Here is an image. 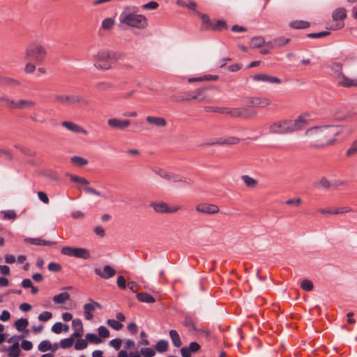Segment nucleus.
Listing matches in <instances>:
<instances>
[{"label":"nucleus","instance_id":"1","mask_svg":"<svg viewBox=\"0 0 357 357\" xmlns=\"http://www.w3.org/2000/svg\"><path fill=\"white\" fill-rule=\"evenodd\" d=\"M340 125H322L307 129L303 136L312 146L324 147L331 146L336 142L335 137L342 134Z\"/></svg>","mask_w":357,"mask_h":357},{"label":"nucleus","instance_id":"2","mask_svg":"<svg viewBox=\"0 0 357 357\" xmlns=\"http://www.w3.org/2000/svg\"><path fill=\"white\" fill-rule=\"evenodd\" d=\"M309 123L307 114L300 115L294 120H282L273 123L269 127L272 134L286 135L302 130Z\"/></svg>","mask_w":357,"mask_h":357},{"label":"nucleus","instance_id":"3","mask_svg":"<svg viewBox=\"0 0 357 357\" xmlns=\"http://www.w3.org/2000/svg\"><path fill=\"white\" fill-rule=\"evenodd\" d=\"M135 7H126L119 15V22L121 24L139 29L146 28L148 25L145 16L137 13Z\"/></svg>","mask_w":357,"mask_h":357},{"label":"nucleus","instance_id":"4","mask_svg":"<svg viewBox=\"0 0 357 357\" xmlns=\"http://www.w3.org/2000/svg\"><path fill=\"white\" fill-rule=\"evenodd\" d=\"M47 55V52L43 45L38 43H32L26 49L24 59L32 61L36 63H41L45 59Z\"/></svg>","mask_w":357,"mask_h":357},{"label":"nucleus","instance_id":"5","mask_svg":"<svg viewBox=\"0 0 357 357\" xmlns=\"http://www.w3.org/2000/svg\"><path fill=\"white\" fill-rule=\"evenodd\" d=\"M333 77L337 84L343 87H357V77L349 78L342 73V64L333 63L330 66Z\"/></svg>","mask_w":357,"mask_h":357},{"label":"nucleus","instance_id":"6","mask_svg":"<svg viewBox=\"0 0 357 357\" xmlns=\"http://www.w3.org/2000/svg\"><path fill=\"white\" fill-rule=\"evenodd\" d=\"M94 66L96 68L105 70L109 69L114 62V56L107 51H100L93 56Z\"/></svg>","mask_w":357,"mask_h":357},{"label":"nucleus","instance_id":"7","mask_svg":"<svg viewBox=\"0 0 357 357\" xmlns=\"http://www.w3.org/2000/svg\"><path fill=\"white\" fill-rule=\"evenodd\" d=\"M61 252L64 255L83 259H87L90 257V252L87 249L82 248L66 246L61 249Z\"/></svg>","mask_w":357,"mask_h":357},{"label":"nucleus","instance_id":"8","mask_svg":"<svg viewBox=\"0 0 357 357\" xmlns=\"http://www.w3.org/2000/svg\"><path fill=\"white\" fill-rule=\"evenodd\" d=\"M149 206L158 213H174L181 209V206H169L164 202H153L150 203Z\"/></svg>","mask_w":357,"mask_h":357},{"label":"nucleus","instance_id":"9","mask_svg":"<svg viewBox=\"0 0 357 357\" xmlns=\"http://www.w3.org/2000/svg\"><path fill=\"white\" fill-rule=\"evenodd\" d=\"M68 176L72 181L84 185L83 190L86 193L96 196H102L100 191L89 186V181L85 178L70 174Z\"/></svg>","mask_w":357,"mask_h":357},{"label":"nucleus","instance_id":"10","mask_svg":"<svg viewBox=\"0 0 357 357\" xmlns=\"http://www.w3.org/2000/svg\"><path fill=\"white\" fill-rule=\"evenodd\" d=\"M195 211L203 215H213L219 213L220 208L215 204L203 202L196 205Z\"/></svg>","mask_w":357,"mask_h":357},{"label":"nucleus","instance_id":"11","mask_svg":"<svg viewBox=\"0 0 357 357\" xmlns=\"http://www.w3.org/2000/svg\"><path fill=\"white\" fill-rule=\"evenodd\" d=\"M90 303L84 304L83 307L84 316L86 320H91L93 318V312L96 309H101L100 304L92 299H90Z\"/></svg>","mask_w":357,"mask_h":357},{"label":"nucleus","instance_id":"12","mask_svg":"<svg viewBox=\"0 0 357 357\" xmlns=\"http://www.w3.org/2000/svg\"><path fill=\"white\" fill-rule=\"evenodd\" d=\"M131 123L129 119H119L117 118H111L107 121L109 127L113 129H119L123 130L130 126Z\"/></svg>","mask_w":357,"mask_h":357},{"label":"nucleus","instance_id":"13","mask_svg":"<svg viewBox=\"0 0 357 357\" xmlns=\"http://www.w3.org/2000/svg\"><path fill=\"white\" fill-rule=\"evenodd\" d=\"M227 114H229L234 117L248 118L252 116H255L256 112H253L252 113H250L246 108H234V109L228 108V112H227Z\"/></svg>","mask_w":357,"mask_h":357},{"label":"nucleus","instance_id":"14","mask_svg":"<svg viewBox=\"0 0 357 357\" xmlns=\"http://www.w3.org/2000/svg\"><path fill=\"white\" fill-rule=\"evenodd\" d=\"M61 125L63 127L74 133H81L84 135H87L89 134L86 130L72 121H63Z\"/></svg>","mask_w":357,"mask_h":357},{"label":"nucleus","instance_id":"15","mask_svg":"<svg viewBox=\"0 0 357 357\" xmlns=\"http://www.w3.org/2000/svg\"><path fill=\"white\" fill-rule=\"evenodd\" d=\"M255 81L268 82L270 84H280L282 81L277 77L269 75L267 74H257L253 76Z\"/></svg>","mask_w":357,"mask_h":357},{"label":"nucleus","instance_id":"16","mask_svg":"<svg viewBox=\"0 0 357 357\" xmlns=\"http://www.w3.org/2000/svg\"><path fill=\"white\" fill-rule=\"evenodd\" d=\"M95 273L103 279H108L112 278L116 274V271L111 266L106 265L103 269L95 268Z\"/></svg>","mask_w":357,"mask_h":357},{"label":"nucleus","instance_id":"17","mask_svg":"<svg viewBox=\"0 0 357 357\" xmlns=\"http://www.w3.org/2000/svg\"><path fill=\"white\" fill-rule=\"evenodd\" d=\"M240 139L236 137H227L220 138L214 142H210L208 145H234L237 144Z\"/></svg>","mask_w":357,"mask_h":357},{"label":"nucleus","instance_id":"18","mask_svg":"<svg viewBox=\"0 0 357 357\" xmlns=\"http://www.w3.org/2000/svg\"><path fill=\"white\" fill-rule=\"evenodd\" d=\"M146 122L150 125H153L158 128H165L167 126V122L165 118L147 116L146 117Z\"/></svg>","mask_w":357,"mask_h":357},{"label":"nucleus","instance_id":"19","mask_svg":"<svg viewBox=\"0 0 357 357\" xmlns=\"http://www.w3.org/2000/svg\"><path fill=\"white\" fill-rule=\"evenodd\" d=\"M248 104L252 107L263 108L271 105V101L266 98L254 97L249 100Z\"/></svg>","mask_w":357,"mask_h":357},{"label":"nucleus","instance_id":"20","mask_svg":"<svg viewBox=\"0 0 357 357\" xmlns=\"http://www.w3.org/2000/svg\"><path fill=\"white\" fill-rule=\"evenodd\" d=\"M89 101L82 96L78 94L70 95V105H79L82 106H87Z\"/></svg>","mask_w":357,"mask_h":357},{"label":"nucleus","instance_id":"21","mask_svg":"<svg viewBox=\"0 0 357 357\" xmlns=\"http://www.w3.org/2000/svg\"><path fill=\"white\" fill-rule=\"evenodd\" d=\"M34 100L30 99H20L17 100V109H32L36 106Z\"/></svg>","mask_w":357,"mask_h":357},{"label":"nucleus","instance_id":"22","mask_svg":"<svg viewBox=\"0 0 357 357\" xmlns=\"http://www.w3.org/2000/svg\"><path fill=\"white\" fill-rule=\"evenodd\" d=\"M290 41L289 38L280 37L274 39L273 41L268 42L266 44L269 48H274L283 46Z\"/></svg>","mask_w":357,"mask_h":357},{"label":"nucleus","instance_id":"23","mask_svg":"<svg viewBox=\"0 0 357 357\" xmlns=\"http://www.w3.org/2000/svg\"><path fill=\"white\" fill-rule=\"evenodd\" d=\"M38 349L41 352H45L49 350L56 351L58 349V344H55L54 346H52L50 341L43 340L38 344Z\"/></svg>","mask_w":357,"mask_h":357},{"label":"nucleus","instance_id":"24","mask_svg":"<svg viewBox=\"0 0 357 357\" xmlns=\"http://www.w3.org/2000/svg\"><path fill=\"white\" fill-rule=\"evenodd\" d=\"M169 334L173 345L177 348L181 347L182 342L178 332L176 330H170Z\"/></svg>","mask_w":357,"mask_h":357},{"label":"nucleus","instance_id":"25","mask_svg":"<svg viewBox=\"0 0 357 357\" xmlns=\"http://www.w3.org/2000/svg\"><path fill=\"white\" fill-rule=\"evenodd\" d=\"M26 241L36 245H51L55 243L52 241L43 240L40 238H29L26 239Z\"/></svg>","mask_w":357,"mask_h":357},{"label":"nucleus","instance_id":"26","mask_svg":"<svg viewBox=\"0 0 357 357\" xmlns=\"http://www.w3.org/2000/svg\"><path fill=\"white\" fill-rule=\"evenodd\" d=\"M70 296L68 292H62L53 297V301L56 304H63L70 300Z\"/></svg>","mask_w":357,"mask_h":357},{"label":"nucleus","instance_id":"27","mask_svg":"<svg viewBox=\"0 0 357 357\" xmlns=\"http://www.w3.org/2000/svg\"><path fill=\"white\" fill-rule=\"evenodd\" d=\"M136 297L138 301L143 303H152L155 301V298L148 293H137Z\"/></svg>","mask_w":357,"mask_h":357},{"label":"nucleus","instance_id":"28","mask_svg":"<svg viewBox=\"0 0 357 357\" xmlns=\"http://www.w3.org/2000/svg\"><path fill=\"white\" fill-rule=\"evenodd\" d=\"M7 351L8 357H19L21 352L19 347V343H14L8 349Z\"/></svg>","mask_w":357,"mask_h":357},{"label":"nucleus","instance_id":"29","mask_svg":"<svg viewBox=\"0 0 357 357\" xmlns=\"http://www.w3.org/2000/svg\"><path fill=\"white\" fill-rule=\"evenodd\" d=\"M332 17L334 21L343 20L347 17L346 10L342 8H337L333 12Z\"/></svg>","mask_w":357,"mask_h":357},{"label":"nucleus","instance_id":"30","mask_svg":"<svg viewBox=\"0 0 357 357\" xmlns=\"http://www.w3.org/2000/svg\"><path fill=\"white\" fill-rule=\"evenodd\" d=\"M54 101L63 105H70V95L57 94L54 96Z\"/></svg>","mask_w":357,"mask_h":357},{"label":"nucleus","instance_id":"31","mask_svg":"<svg viewBox=\"0 0 357 357\" xmlns=\"http://www.w3.org/2000/svg\"><path fill=\"white\" fill-rule=\"evenodd\" d=\"M241 179L248 188H255L258 184V181L248 175L241 176Z\"/></svg>","mask_w":357,"mask_h":357},{"label":"nucleus","instance_id":"32","mask_svg":"<svg viewBox=\"0 0 357 357\" xmlns=\"http://www.w3.org/2000/svg\"><path fill=\"white\" fill-rule=\"evenodd\" d=\"M169 347V343L167 340H161L158 341L155 344V349L157 351L162 353L167 351Z\"/></svg>","mask_w":357,"mask_h":357},{"label":"nucleus","instance_id":"33","mask_svg":"<svg viewBox=\"0 0 357 357\" xmlns=\"http://www.w3.org/2000/svg\"><path fill=\"white\" fill-rule=\"evenodd\" d=\"M314 185L318 188L328 189L332 186V184L326 178L323 177L319 181L316 182Z\"/></svg>","mask_w":357,"mask_h":357},{"label":"nucleus","instance_id":"34","mask_svg":"<svg viewBox=\"0 0 357 357\" xmlns=\"http://www.w3.org/2000/svg\"><path fill=\"white\" fill-rule=\"evenodd\" d=\"M264 43V39L262 37L257 36L251 39L250 42V46L252 48H257L262 46Z\"/></svg>","mask_w":357,"mask_h":357},{"label":"nucleus","instance_id":"35","mask_svg":"<svg viewBox=\"0 0 357 357\" xmlns=\"http://www.w3.org/2000/svg\"><path fill=\"white\" fill-rule=\"evenodd\" d=\"M357 154V139L354 140L346 151L347 157H352Z\"/></svg>","mask_w":357,"mask_h":357},{"label":"nucleus","instance_id":"36","mask_svg":"<svg viewBox=\"0 0 357 357\" xmlns=\"http://www.w3.org/2000/svg\"><path fill=\"white\" fill-rule=\"evenodd\" d=\"M29 325V321L26 319L20 318L15 323L16 329L19 331H22Z\"/></svg>","mask_w":357,"mask_h":357},{"label":"nucleus","instance_id":"37","mask_svg":"<svg viewBox=\"0 0 357 357\" xmlns=\"http://www.w3.org/2000/svg\"><path fill=\"white\" fill-rule=\"evenodd\" d=\"M70 160L74 165L79 167L86 165L89 162L86 159L79 156H73Z\"/></svg>","mask_w":357,"mask_h":357},{"label":"nucleus","instance_id":"38","mask_svg":"<svg viewBox=\"0 0 357 357\" xmlns=\"http://www.w3.org/2000/svg\"><path fill=\"white\" fill-rule=\"evenodd\" d=\"M290 26L294 29H305L310 26V23L303 20H296L291 22Z\"/></svg>","mask_w":357,"mask_h":357},{"label":"nucleus","instance_id":"39","mask_svg":"<svg viewBox=\"0 0 357 357\" xmlns=\"http://www.w3.org/2000/svg\"><path fill=\"white\" fill-rule=\"evenodd\" d=\"M114 25V20L111 17H108L102 21L101 28L104 30H110L112 29Z\"/></svg>","mask_w":357,"mask_h":357},{"label":"nucleus","instance_id":"40","mask_svg":"<svg viewBox=\"0 0 357 357\" xmlns=\"http://www.w3.org/2000/svg\"><path fill=\"white\" fill-rule=\"evenodd\" d=\"M165 179L172 182H185L181 176L169 172H167V176Z\"/></svg>","mask_w":357,"mask_h":357},{"label":"nucleus","instance_id":"41","mask_svg":"<svg viewBox=\"0 0 357 357\" xmlns=\"http://www.w3.org/2000/svg\"><path fill=\"white\" fill-rule=\"evenodd\" d=\"M204 109L207 112H217L220 114H227L228 112L227 107H206Z\"/></svg>","mask_w":357,"mask_h":357},{"label":"nucleus","instance_id":"42","mask_svg":"<svg viewBox=\"0 0 357 357\" xmlns=\"http://www.w3.org/2000/svg\"><path fill=\"white\" fill-rule=\"evenodd\" d=\"M96 88L100 91H108L112 89V84L109 82H98L96 84Z\"/></svg>","mask_w":357,"mask_h":357},{"label":"nucleus","instance_id":"43","mask_svg":"<svg viewBox=\"0 0 357 357\" xmlns=\"http://www.w3.org/2000/svg\"><path fill=\"white\" fill-rule=\"evenodd\" d=\"M86 340L93 344H100L102 342L101 338L94 333H87L86 335Z\"/></svg>","mask_w":357,"mask_h":357},{"label":"nucleus","instance_id":"44","mask_svg":"<svg viewBox=\"0 0 357 357\" xmlns=\"http://www.w3.org/2000/svg\"><path fill=\"white\" fill-rule=\"evenodd\" d=\"M107 324L109 326L112 327L116 331H119L123 328V324L117 320L108 319Z\"/></svg>","mask_w":357,"mask_h":357},{"label":"nucleus","instance_id":"45","mask_svg":"<svg viewBox=\"0 0 357 357\" xmlns=\"http://www.w3.org/2000/svg\"><path fill=\"white\" fill-rule=\"evenodd\" d=\"M202 89H198L195 94H193V96H191L190 94L186 95V100H190L191 99H199V101H202L204 99V97H202Z\"/></svg>","mask_w":357,"mask_h":357},{"label":"nucleus","instance_id":"46","mask_svg":"<svg viewBox=\"0 0 357 357\" xmlns=\"http://www.w3.org/2000/svg\"><path fill=\"white\" fill-rule=\"evenodd\" d=\"M301 287L305 291H310L313 289V283L309 280H303L301 284Z\"/></svg>","mask_w":357,"mask_h":357},{"label":"nucleus","instance_id":"47","mask_svg":"<svg viewBox=\"0 0 357 357\" xmlns=\"http://www.w3.org/2000/svg\"><path fill=\"white\" fill-rule=\"evenodd\" d=\"M196 15L202 20L203 25L204 26V29H207L211 22L209 17L207 15L202 14L199 11H196Z\"/></svg>","mask_w":357,"mask_h":357},{"label":"nucleus","instance_id":"48","mask_svg":"<svg viewBox=\"0 0 357 357\" xmlns=\"http://www.w3.org/2000/svg\"><path fill=\"white\" fill-rule=\"evenodd\" d=\"M36 66L33 61H28L24 67V72L26 74H31L36 70Z\"/></svg>","mask_w":357,"mask_h":357},{"label":"nucleus","instance_id":"49","mask_svg":"<svg viewBox=\"0 0 357 357\" xmlns=\"http://www.w3.org/2000/svg\"><path fill=\"white\" fill-rule=\"evenodd\" d=\"M73 342L74 341L73 337L63 339L60 342L61 347L63 349L70 348L73 346Z\"/></svg>","mask_w":357,"mask_h":357},{"label":"nucleus","instance_id":"50","mask_svg":"<svg viewBox=\"0 0 357 357\" xmlns=\"http://www.w3.org/2000/svg\"><path fill=\"white\" fill-rule=\"evenodd\" d=\"M52 317V312L45 311V312L40 313L38 315V318L40 321L45 322V321H49Z\"/></svg>","mask_w":357,"mask_h":357},{"label":"nucleus","instance_id":"51","mask_svg":"<svg viewBox=\"0 0 357 357\" xmlns=\"http://www.w3.org/2000/svg\"><path fill=\"white\" fill-rule=\"evenodd\" d=\"M98 331L100 338H107L109 336V331L105 326H100Z\"/></svg>","mask_w":357,"mask_h":357},{"label":"nucleus","instance_id":"52","mask_svg":"<svg viewBox=\"0 0 357 357\" xmlns=\"http://www.w3.org/2000/svg\"><path fill=\"white\" fill-rule=\"evenodd\" d=\"M151 170L154 173H155L156 174H158V176H160V177H162L165 179L167 176V172L162 168H160L158 167H151Z\"/></svg>","mask_w":357,"mask_h":357},{"label":"nucleus","instance_id":"53","mask_svg":"<svg viewBox=\"0 0 357 357\" xmlns=\"http://www.w3.org/2000/svg\"><path fill=\"white\" fill-rule=\"evenodd\" d=\"M72 326L74 331H83L82 322L79 319H75L73 320Z\"/></svg>","mask_w":357,"mask_h":357},{"label":"nucleus","instance_id":"54","mask_svg":"<svg viewBox=\"0 0 357 357\" xmlns=\"http://www.w3.org/2000/svg\"><path fill=\"white\" fill-rule=\"evenodd\" d=\"M86 347H87V342L85 340L79 339L75 342V349L76 350H82Z\"/></svg>","mask_w":357,"mask_h":357},{"label":"nucleus","instance_id":"55","mask_svg":"<svg viewBox=\"0 0 357 357\" xmlns=\"http://www.w3.org/2000/svg\"><path fill=\"white\" fill-rule=\"evenodd\" d=\"M140 351L144 357H153L155 354V351L151 348H142Z\"/></svg>","mask_w":357,"mask_h":357},{"label":"nucleus","instance_id":"56","mask_svg":"<svg viewBox=\"0 0 357 357\" xmlns=\"http://www.w3.org/2000/svg\"><path fill=\"white\" fill-rule=\"evenodd\" d=\"M319 211L322 215H337V214H340V212H341L339 209L331 210V209H324V208L319 209Z\"/></svg>","mask_w":357,"mask_h":357},{"label":"nucleus","instance_id":"57","mask_svg":"<svg viewBox=\"0 0 357 357\" xmlns=\"http://www.w3.org/2000/svg\"><path fill=\"white\" fill-rule=\"evenodd\" d=\"M52 331L56 334H59L63 331V324L56 322L52 326Z\"/></svg>","mask_w":357,"mask_h":357},{"label":"nucleus","instance_id":"58","mask_svg":"<svg viewBox=\"0 0 357 357\" xmlns=\"http://www.w3.org/2000/svg\"><path fill=\"white\" fill-rule=\"evenodd\" d=\"M116 283H117L118 287L121 289H125L126 288V281L123 276L119 275L117 278Z\"/></svg>","mask_w":357,"mask_h":357},{"label":"nucleus","instance_id":"59","mask_svg":"<svg viewBox=\"0 0 357 357\" xmlns=\"http://www.w3.org/2000/svg\"><path fill=\"white\" fill-rule=\"evenodd\" d=\"M330 34V32L328 31H321L319 33H309L307 35L310 38H319L324 36H326Z\"/></svg>","mask_w":357,"mask_h":357},{"label":"nucleus","instance_id":"60","mask_svg":"<svg viewBox=\"0 0 357 357\" xmlns=\"http://www.w3.org/2000/svg\"><path fill=\"white\" fill-rule=\"evenodd\" d=\"M48 269L50 271L57 272L61 269V266L59 264L52 262L48 264Z\"/></svg>","mask_w":357,"mask_h":357},{"label":"nucleus","instance_id":"61","mask_svg":"<svg viewBox=\"0 0 357 357\" xmlns=\"http://www.w3.org/2000/svg\"><path fill=\"white\" fill-rule=\"evenodd\" d=\"M122 341L119 338L112 340L109 344L113 347L116 350H119L121 346Z\"/></svg>","mask_w":357,"mask_h":357},{"label":"nucleus","instance_id":"62","mask_svg":"<svg viewBox=\"0 0 357 357\" xmlns=\"http://www.w3.org/2000/svg\"><path fill=\"white\" fill-rule=\"evenodd\" d=\"M213 29L215 30H222L223 29L227 28L226 22L224 20H219L217 23L213 26Z\"/></svg>","mask_w":357,"mask_h":357},{"label":"nucleus","instance_id":"63","mask_svg":"<svg viewBox=\"0 0 357 357\" xmlns=\"http://www.w3.org/2000/svg\"><path fill=\"white\" fill-rule=\"evenodd\" d=\"M159 6L158 3L155 1H149V3L143 5L144 9L155 10Z\"/></svg>","mask_w":357,"mask_h":357},{"label":"nucleus","instance_id":"64","mask_svg":"<svg viewBox=\"0 0 357 357\" xmlns=\"http://www.w3.org/2000/svg\"><path fill=\"white\" fill-rule=\"evenodd\" d=\"M188 349L191 353H195L200 349V346L197 342H192L189 344Z\"/></svg>","mask_w":357,"mask_h":357}]
</instances>
